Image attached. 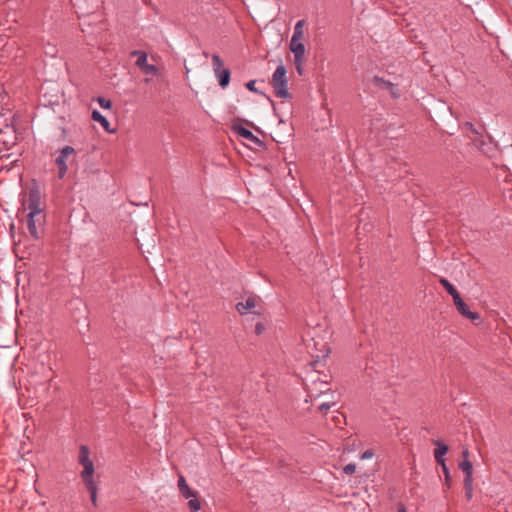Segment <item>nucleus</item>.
Wrapping results in <instances>:
<instances>
[{
    "label": "nucleus",
    "instance_id": "nucleus-1",
    "mask_svg": "<svg viewBox=\"0 0 512 512\" xmlns=\"http://www.w3.org/2000/svg\"><path fill=\"white\" fill-rule=\"evenodd\" d=\"M51 355L48 352H43L38 355L33 374L39 376L38 383L49 382L53 378V371L51 367Z\"/></svg>",
    "mask_w": 512,
    "mask_h": 512
},
{
    "label": "nucleus",
    "instance_id": "nucleus-2",
    "mask_svg": "<svg viewBox=\"0 0 512 512\" xmlns=\"http://www.w3.org/2000/svg\"><path fill=\"white\" fill-rule=\"evenodd\" d=\"M286 73V68L281 64L276 68L272 75L271 85L278 98H290Z\"/></svg>",
    "mask_w": 512,
    "mask_h": 512
},
{
    "label": "nucleus",
    "instance_id": "nucleus-3",
    "mask_svg": "<svg viewBox=\"0 0 512 512\" xmlns=\"http://www.w3.org/2000/svg\"><path fill=\"white\" fill-rule=\"evenodd\" d=\"M212 65L214 74L218 80L219 85L222 88L227 87L230 82L231 73L229 69L224 67V63L222 59L219 57V55H212Z\"/></svg>",
    "mask_w": 512,
    "mask_h": 512
},
{
    "label": "nucleus",
    "instance_id": "nucleus-4",
    "mask_svg": "<svg viewBox=\"0 0 512 512\" xmlns=\"http://www.w3.org/2000/svg\"><path fill=\"white\" fill-rule=\"evenodd\" d=\"M74 154L75 149L73 147L65 146L60 150L59 155L56 157L55 163L58 167V177L60 179L64 178V176L66 175L68 170L67 161Z\"/></svg>",
    "mask_w": 512,
    "mask_h": 512
},
{
    "label": "nucleus",
    "instance_id": "nucleus-5",
    "mask_svg": "<svg viewBox=\"0 0 512 512\" xmlns=\"http://www.w3.org/2000/svg\"><path fill=\"white\" fill-rule=\"evenodd\" d=\"M79 464L83 466L80 473L81 478H88L94 475V464L89 458V449L87 446L82 445L79 449Z\"/></svg>",
    "mask_w": 512,
    "mask_h": 512
},
{
    "label": "nucleus",
    "instance_id": "nucleus-6",
    "mask_svg": "<svg viewBox=\"0 0 512 512\" xmlns=\"http://www.w3.org/2000/svg\"><path fill=\"white\" fill-rule=\"evenodd\" d=\"M236 310L241 315L248 312L259 315L261 313L260 298L254 295L249 296L244 302L237 303Z\"/></svg>",
    "mask_w": 512,
    "mask_h": 512
},
{
    "label": "nucleus",
    "instance_id": "nucleus-7",
    "mask_svg": "<svg viewBox=\"0 0 512 512\" xmlns=\"http://www.w3.org/2000/svg\"><path fill=\"white\" fill-rule=\"evenodd\" d=\"M45 220V215H33V214H27V228L34 239H39L41 236V228L43 226Z\"/></svg>",
    "mask_w": 512,
    "mask_h": 512
},
{
    "label": "nucleus",
    "instance_id": "nucleus-8",
    "mask_svg": "<svg viewBox=\"0 0 512 512\" xmlns=\"http://www.w3.org/2000/svg\"><path fill=\"white\" fill-rule=\"evenodd\" d=\"M27 210L28 214L40 215L44 214L42 209V203L39 192L37 190H31L27 199Z\"/></svg>",
    "mask_w": 512,
    "mask_h": 512
},
{
    "label": "nucleus",
    "instance_id": "nucleus-9",
    "mask_svg": "<svg viewBox=\"0 0 512 512\" xmlns=\"http://www.w3.org/2000/svg\"><path fill=\"white\" fill-rule=\"evenodd\" d=\"M454 302V305L456 306L458 312L463 315L464 317L468 318V319H471V320H475V319H478L479 316L477 313L475 312H471L469 310V307L468 305L462 300V298L460 297V295L458 297H455V299L453 300Z\"/></svg>",
    "mask_w": 512,
    "mask_h": 512
},
{
    "label": "nucleus",
    "instance_id": "nucleus-10",
    "mask_svg": "<svg viewBox=\"0 0 512 512\" xmlns=\"http://www.w3.org/2000/svg\"><path fill=\"white\" fill-rule=\"evenodd\" d=\"M234 131L240 137L244 138L245 140H247L257 146L263 145V142L257 136H255L250 130H248L247 128H245L243 126H235Z\"/></svg>",
    "mask_w": 512,
    "mask_h": 512
},
{
    "label": "nucleus",
    "instance_id": "nucleus-11",
    "mask_svg": "<svg viewBox=\"0 0 512 512\" xmlns=\"http://www.w3.org/2000/svg\"><path fill=\"white\" fill-rule=\"evenodd\" d=\"M177 486H178L181 496L185 499H191V498L197 496V494H198L197 491H195L189 487V485L186 482L185 477L181 474L178 477Z\"/></svg>",
    "mask_w": 512,
    "mask_h": 512
},
{
    "label": "nucleus",
    "instance_id": "nucleus-12",
    "mask_svg": "<svg viewBox=\"0 0 512 512\" xmlns=\"http://www.w3.org/2000/svg\"><path fill=\"white\" fill-rule=\"evenodd\" d=\"M289 48L294 55V58H305V46L300 39H291Z\"/></svg>",
    "mask_w": 512,
    "mask_h": 512
},
{
    "label": "nucleus",
    "instance_id": "nucleus-13",
    "mask_svg": "<svg viewBox=\"0 0 512 512\" xmlns=\"http://www.w3.org/2000/svg\"><path fill=\"white\" fill-rule=\"evenodd\" d=\"M87 490L90 493L91 502L94 506H97V484L94 481L93 476L88 478H82Z\"/></svg>",
    "mask_w": 512,
    "mask_h": 512
},
{
    "label": "nucleus",
    "instance_id": "nucleus-14",
    "mask_svg": "<svg viewBox=\"0 0 512 512\" xmlns=\"http://www.w3.org/2000/svg\"><path fill=\"white\" fill-rule=\"evenodd\" d=\"M375 82L383 87V88H386L387 90H389V92L391 93V95L394 97V98H397L399 97V93H398V88L396 85H394L393 83L389 82V81H385L381 78H378V77H375Z\"/></svg>",
    "mask_w": 512,
    "mask_h": 512
},
{
    "label": "nucleus",
    "instance_id": "nucleus-15",
    "mask_svg": "<svg viewBox=\"0 0 512 512\" xmlns=\"http://www.w3.org/2000/svg\"><path fill=\"white\" fill-rule=\"evenodd\" d=\"M92 119L95 122L100 123V125L103 127L105 131L112 132V130H110V122L98 110H93Z\"/></svg>",
    "mask_w": 512,
    "mask_h": 512
},
{
    "label": "nucleus",
    "instance_id": "nucleus-16",
    "mask_svg": "<svg viewBox=\"0 0 512 512\" xmlns=\"http://www.w3.org/2000/svg\"><path fill=\"white\" fill-rule=\"evenodd\" d=\"M459 467L465 473L464 480H467V482H472L473 466L471 461L469 459H463Z\"/></svg>",
    "mask_w": 512,
    "mask_h": 512
},
{
    "label": "nucleus",
    "instance_id": "nucleus-17",
    "mask_svg": "<svg viewBox=\"0 0 512 512\" xmlns=\"http://www.w3.org/2000/svg\"><path fill=\"white\" fill-rule=\"evenodd\" d=\"M131 56L136 57V66L142 69L147 65V54L144 51L134 50L131 52Z\"/></svg>",
    "mask_w": 512,
    "mask_h": 512
},
{
    "label": "nucleus",
    "instance_id": "nucleus-18",
    "mask_svg": "<svg viewBox=\"0 0 512 512\" xmlns=\"http://www.w3.org/2000/svg\"><path fill=\"white\" fill-rule=\"evenodd\" d=\"M439 282L445 288V290L452 296L453 300L455 299V297H458L460 295L457 289L446 278H440Z\"/></svg>",
    "mask_w": 512,
    "mask_h": 512
},
{
    "label": "nucleus",
    "instance_id": "nucleus-19",
    "mask_svg": "<svg viewBox=\"0 0 512 512\" xmlns=\"http://www.w3.org/2000/svg\"><path fill=\"white\" fill-rule=\"evenodd\" d=\"M436 448L434 450V457L435 458H443L445 454L448 452V446L441 442V441H435Z\"/></svg>",
    "mask_w": 512,
    "mask_h": 512
},
{
    "label": "nucleus",
    "instance_id": "nucleus-20",
    "mask_svg": "<svg viewBox=\"0 0 512 512\" xmlns=\"http://www.w3.org/2000/svg\"><path fill=\"white\" fill-rule=\"evenodd\" d=\"M304 24H305L304 20H299L295 24L293 35H292L291 39H300V40H302L303 34H304V31H303Z\"/></svg>",
    "mask_w": 512,
    "mask_h": 512
},
{
    "label": "nucleus",
    "instance_id": "nucleus-21",
    "mask_svg": "<svg viewBox=\"0 0 512 512\" xmlns=\"http://www.w3.org/2000/svg\"><path fill=\"white\" fill-rule=\"evenodd\" d=\"M188 508L190 509L191 512H197L201 509V502L197 498V496L189 499Z\"/></svg>",
    "mask_w": 512,
    "mask_h": 512
},
{
    "label": "nucleus",
    "instance_id": "nucleus-22",
    "mask_svg": "<svg viewBox=\"0 0 512 512\" xmlns=\"http://www.w3.org/2000/svg\"><path fill=\"white\" fill-rule=\"evenodd\" d=\"M141 70L146 75H155L158 72L157 67L153 64H147Z\"/></svg>",
    "mask_w": 512,
    "mask_h": 512
},
{
    "label": "nucleus",
    "instance_id": "nucleus-23",
    "mask_svg": "<svg viewBox=\"0 0 512 512\" xmlns=\"http://www.w3.org/2000/svg\"><path fill=\"white\" fill-rule=\"evenodd\" d=\"M96 101L98 102L100 107L103 109H111L112 108V101L109 99H106L104 97H98L96 99Z\"/></svg>",
    "mask_w": 512,
    "mask_h": 512
},
{
    "label": "nucleus",
    "instance_id": "nucleus-24",
    "mask_svg": "<svg viewBox=\"0 0 512 512\" xmlns=\"http://www.w3.org/2000/svg\"><path fill=\"white\" fill-rule=\"evenodd\" d=\"M472 141L482 152L487 153L485 146L488 145V143H486L483 139H478V137L473 138Z\"/></svg>",
    "mask_w": 512,
    "mask_h": 512
},
{
    "label": "nucleus",
    "instance_id": "nucleus-25",
    "mask_svg": "<svg viewBox=\"0 0 512 512\" xmlns=\"http://www.w3.org/2000/svg\"><path fill=\"white\" fill-rule=\"evenodd\" d=\"M303 63H304V58H300V60L298 58H294V64H295L296 70L299 75L303 74V68H302Z\"/></svg>",
    "mask_w": 512,
    "mask_h": 512
},
{
    "label": "nucleus",
    "instance_id": "nucleus-26",
    "mask_svg": "<svg viewBox=\"0 0 512 512\" xmlns=\"http://www.w3.org/2000/svg\"><path fill=\"white\" fill-rule=\"evenodd\" d=\"M356 471V465L354 463H349L344 466L343 472L347 475H352Z\"/></svg>",
    "mask_w": 512,
    "mask_h": 512
},
{
    "label": "nucleus",
    "instance_id": "nucleus-27",
    "mask_svg": "<svg viewBox=\"0 0 512 512\" xmlns=\"http://www.w3.org/2000/svg\"><path fill=\"white\" fill-rule=\"evenodd\" d=\"M334 405H335V401L324 402L319 405L318 409L321 412H325V411L329 410Z\"/></svg>",
    "mask_w": 512,
    "mask_h": 512
},
{
    "label": "nucleus",
    "instance_id": "nucleus-28",
    "mask_svg": "<svg viewBox=\"0 0 512 512\" xmlns=\"http://www.w3.org/2000/svg\"><path fill=\"white\" fill-rule=\"evenodd\" d=\"M464 486H465V493L468 499H471L472 497V482H467V480H464Z\"/></svg>",
    "mask_w": 512,
    "mask_h": 512
},
{
    "label": "nucleus",
    "instance_id": "nucleus-29",
    "mask_svg": "<svg viewBox=\"0 0 512 512\" xmlns=\"http://www.w3.org/2000/svg\"><path fill=\"white\" fill-rule=\"evenodd\" d=\"M255 84H256V81L255 80H250L246 83V87L249 91L251 92H255V93H258L259 91L257 90V88L255 87Z\"/></svg>",
    "mask_w": 512,
    "mask_h": 512
},
{
    "label": "nucleus",
    "instance_id": "nucleus-30",
    "mask_svg": "<svg viewBox=\"0 0 512 512\" xmlns=\"http://www.w3.org/2000/svg\"><path fill=\"white\" fill-rule=\"evenodd\" d=\"M373 456H374V453L372 450H366L365 452H363L361 454L360 459L367 460V459H371Z\"/></svg>",
    "mask_w": 512,
    "mask_h": 512
},
{
    "label": "nucleus",
    "instance_id": "nucleus-31",
    "mask_svg": "<svg viewBox=\"0 0 512 512\" xmlns=\"http://www.w3.org/2000/svg\"><path fill=\"white\" fill-rule=\"evenodd\" d=\"M264 330H265V326L262 323H257L255 325V333L257 335H261Z\"/></svg>",
    "mask_w": 512,
    "mask_h": 512
},
{
    "label": "nucleus",
    "instance_id": "nucleus-32",
    "mask_svg": "<svg viewBox=\"0 0 512 512\" xmlns=\"http://www.w3.org/2000/svg\"><path fill=\"white\" fill-rule=\"evenodd\" d=\"M320 385H321V389L319 390V393H320V394H321V393L328 392V391H330V390H331V389H330V387H329V384H328V383H326V382H321V383H320Z\"/></svg>",
    "mask_w": 512,
    "mask_h": 512
},
{
    "label": "nucleus",
    "instance_id": "nucleus-33",
    "mask_svg": "<svg viewBox=\"0 0 512 512\" xmlns=\"http://www.w3.org/2000/svg\"><path fill=\"white\" fill-rule=\"evenodd\" d=\"M465 127H466L469 131H471L472 133H474L475 135H478V134H479V132L474 128V125H473L472 123H470V122H466V123H465Z\"/></svg>",
    "mask_w": 512,
    "mask_h": 512
},
{
    "label": "nucleus",
    "instance_id": "nucleus-34",
    "mask_svg": "<svg viewBox=\"0 0 512 512\" xmlns=\"http://www.w3.org/2000/svg\"><path fill=\"white\" fill-rule=\"evenodd\" d=\"M442 470H443V473L445 475V480L448 483V481L450 480V473H449V470H448L447 466H444V469H442Z\"/></svg>",
    "mask_w": 512,
    "mask_h": 512
},
{
    "label": "nucleus",
    "instance_id": "nucleus-35",
    "mask_svg": "<svg viewBox=\"0 0 512 512\" xmlns=\"http://www.w3.org/2000/svg\"><path fill=\"white\" fill-rule=\"evenodd\" d=\"M436 462L444 469V466H446L445 458H435Z\"/></svg>",
    "mask_w": 512,
    "mask_h": 512
},
{
    "label": "nucleus",
    "instance_id": "nucleus-36",
    "mask_svg": "<svg viewBox=\"0 0 512 512\" xmlns=\"http://www.w3.org/2000/svg\"><path fill=\"white\" fill-rule=\"evenodd\" d=\"M462 456H463V459H468V456H469V451L468 449H464L462 451Z\"/></svg>",
    "mask_w": 512,
    "mask_h": 512
},
{
    "label": "nucleus",
    "instance_id": "nucleus-37",
    "mask_svg": "<svg viewBox=\"0 0 512 512\" xmlns=\"http://www.w3.org/2000/svg\"><path fill=\"white\" fill-rule=\"evenodd\" d=\"M315 391H316V389H315V388H311V389L309 390V393H310V396H311V397H313V396H316V397H317V396H319V395H320V394H318V393H314Z\"/></svg>",
    "mask_w": 512,
    "mask_h": 512
},
{
    "label": "nucleus",
    "instance_id": "nucleus-38",
    "mask_svg": "<svg viewBox=\"0 0 512 512\" xmlns=\"http://www.w3.org/2000/svg\"><path fill=\"white\" fill-rule=\"evenodd\" d=\"M398 512H407V511H406V508L403 505H400L398 507Z\"/></svg>",
    "mask_w": 512,
    "mask_h": 512
}]
</instances>
